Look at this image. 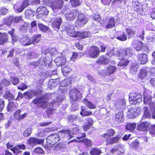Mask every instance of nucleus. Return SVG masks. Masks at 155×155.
I'll return each instance as SVG.
<instances>
[{
  "label": "nucleus",
  "mask_w": 155,
  "mask_h": 155,
  "mask_svg": "<svg viewBox=\"0 0 155 155\" xmlns=\"http://www.w3.org/2000/svg\"><path fill=\"white\" fill-rule=\"evenodd\" d=\"M119 138L120 137H117L112 138L110 137L109 142L107 143L108 144H112L113 143H117L118 142Z\"/></svg>",
  "instance_id": "54"
},
{
  "label": "nucleus",
  "mask_w": 155,
  "mask_h": 155,
  "mask_svg": "<svg viewBox=\"0 0 155 155\" xmlns=\"http://www.w3.org/2000/svg\"><path fill=\"white\" fill-rule=\"evenodd\" d=\"M117 17H111L107 20V25L105 28L107 29H110L114 27L116 22L117 21Z\"/></svg>",
  "instance_id": "10"
},
{
  "label": "nucleus",
  "mask_w": 155,
  "mask_h": 155,
  "mask_svg": "<svg viewBox=\"0 0 155 155\" xmlns=\"http://www.w3.org/2000/svg\"><path fill=\"white\" fill-rule=\"evenodd\" d=\"M82 96L80 92L77 89H72L70 91L69 97L71 102H75L79 101Z\"/></svg>",
  "instance_id": "6"
},
{
  "label": "nucleus",
  "mask_w": 155,
  "mask_h": 155,
  "mask_svg": "<svg viewBox=\"0 0 155 155\" xmlns=\"http://www.w3.org/2000/svg\"><path fill=\"white\" fill-rule=\"evenodd\" d=\"M133 46L137 51H142L146 53H148L149 51V49L147 46L138 40L134 41L132 43Z\"/></svg>",
  "instance_id": "3"
},
{
  "label": "nucleus",
  "mask_w": 155,
  "mask_h": 155,
  "mask_svg": "<svg viewBox=\"0 0 155 155\" xmlns=\"http://www.w3.org/2000/svg\"><path fill=\"white\" fill-rule=\"evenodd\" d=\"M100 51V49L95 46H92L87 51V54L89 57L91 58L97 57L98 55V53Z\"/></svg>",
  "instance_id": "9"
},
{
  "label": "nucleus",
  "mask_w": 155,
  "mask_h": 155,
  "mask_svg": "<svg viewBox=\"0 0 155 155\" xmlns=\"http://www.w3.org/2000/svg\"><path fill=\"white\" fill-rule=\"evenodd\" d=\"M125 105V104L124 99H118L115 104V107L118 109H123Z\"/></svg>",
  "instance_id": "26"
},
{
  "label": "nucleus",
  "mask_w": 155,
  "mask_h": 155,
  "mask_svg": "<svg viewBox=\"0 0 155 155\" xmlns=\"http://www.w3.org/2000/svg\"><path fill=\"white\" fill-rule=\"evenodd\" d=\"M8 39V36L6 33L0 32V45H3L6 42Z\"/></svg>",
  "instance_id": "30"
},
{
  "label": "nucleus",
  "mask_w": 155,
  "mask_h": 155,
  "mask_svg": "<svg viewBox=\"0 0 155 155\" xmlns=\"http://www.w3.org/2000/svg\"><path fill=\"white\" fill-rule=\"evenodd\" d=\"M33 12L30 9H26L25 12V18H30L34 15Z\"/></svg>",
  "instance_id": "44"
},
{
  "label": "nucleus",
  "mask_w": 155,
  "mask_h": 155,
  "mask_svg": "<svg viewBox=\"0 0 155 155\" xmlns=\"http://www.w3.org/2000/svg\"><path fill=\"white\" fill-rule=\"evenodd\" d=\"M82 141L84 143L86 147H90L91 146L92 143L90 140L87 139H83Z\"/></svg>",
  "instance_id": "55"
},
{
  "label": "nucleus",
  "mask_w": 155,
  "mask_h": 155,
  "mask_svg": "<svg viewBox=\"0 0 155 155\" xmlns=\"http://www.w3.org/2000/svg\"><path fill=\"white\" fill-rule=\"evenodd\" d=\"M34 152L35 153L40 154H43L44 153V150L40 147H38L34 149Z\"/></svg>",
  "instance_id": "56"
},
{
  "label": "nucleus",
  "mask_w": 155,
  "mask_h": 155,
  "mask_svg": "<svg viewBox=\"0 0 155 155\" xmlns=\"http://www.w3.org/2000/svg\"><path fill=\"white\" fill-rule=\"evenodd\" d=\"M31 128H28L24 132L23 135L25 137H28L31 134Z\"/></svg>",
  "instance_id": "57"
},
{
  "label": "nucleus",
  "mask_w": 155,
  "mask_h": 155,
  "mask_svg": "<svg viewBox=\"0 0 155 155\" xmlns=\"http://www.w3.org/2000/svg\"><path fill=\"white\" fill-rule=\"evenodd\" d=\"M139 68V66L137 64H133L131 66L130 69L132 71L136 72Z\"/></svg>",
  "instance_id": "59"
},
{
  "label": "nucleus",
  "mask_w": 155,
  "mask_h": 155,
  "mask_svg": "<svg viewBox=\"0 0 155 155\" xmlns=\"http://www.w3.org/2000/svg\"><path fill=\"white\" fill-rule=\"evenodd\" d=\"M132 5L136 9L135 10L138 12H140L142 10V6L137 0H133Z\"/></svg>",
  "instance_id": "27"
},
{
  "label": "nucleus",
  "mask_w": 155,
  "mask_h": 155,
  "mask_svg": "<svg viewBox=\"0 0 155 155\" xmlns=\"http://www.w3.org/2000/svg\"><path fill=\"white\" fill-rule=\"evenodd\" d=\"M86 120L87 122V126H86L87 128H90L92 125L93 123L92 119L90 118H87L86 119Z\"/></svg>",
  "instance_id": "62"
},
{
  "label": "nucleus",
  "mask_w": 155,
  "mask_h": 155,
  "mask_svg": "<svg viewBox=\"0 0 155 155\" xmlns=\"http://www.w3.org/2000/svg\"><path fill=\"white\" fill-rule=\"evenodd\" d=\"M39 28L43 31L46 32L49 31L50 29L46 26H45L41 24H39L38 25Z\"/></svg>",
  "instance_id": "48"
},
{
  "label": "nucleus",
  "mask_w": 155,
  "mask_h": 155,
  "mask_svg": "<svg viewBox=\"0 0 155 155\" xmlns=\"http://www.w3.org/2000/svg\"><path fill=\"white\" fill-rule=\"evenodd\" d=\"M36 16L38 18H41L43 15H47L49 12L48 10L44 6H39L36 10Z\"/></svg>",
  "instance_id": "11"
},
{
  "label": "nucleus",
  "mask_w": 155,
  "mask_h": 155,
  "mask_svg": "<svg viewBox=\"0 0 155 155\" xmlns=\"http://www.w3.org/2000/svg\"><path fill=\"white\" fill-rule=\"evenodd\" d=\"M14 8L16 12H21L24 9L21 3L17 2L14 6Z\"/></svg>",
  "instance_id": "32"
},
{
  "label": "nucleus",
  "mask_w": 155,
  "mask_h": 155,
  "mask_svg": "<svg viewBox=\"0 0 155 155\" xmlns=\"http://www.w3.org/2000/svg\"><path fill=\"white\" fill-rule=\"evenodd\" d=\"M94 18L96 21L100 22L101 19L100 16L97 14H94Z\"/></svg>",
  "instance_id": "64"
},
{
  "label": "nucleus",
  "mask_w": 155,
  "mask_h": 155,
  "mask_svg": "<svg viewBox=\"0 0 155 155\" xmlns=\"http://www.w3.org/2000/svg\"><path fill=\"white\" fill-rule=\"evenodd\" d=\"M50 50L49 49L47 48L45 50H43L42 51V53L44 54H45V57H46L47 58H48L49 57V56L50 55V52H49Z\"/></svg>",
  "instance_id": "61"
},
{
  "label": "nucleus",
  "mask_w": 155,
  "mask_h": 155,
  "mask_svg": "<svg viewBox=\"0 0 155 155\" xmlns=\"http://www.w3.org/2000/svg\"><path fill=\"white\" fill-rule=\"evenodd\" d=\"M4 96L8 100H13L14 99L13 95L10 92L9 90L8 89H6Z\"/></svg>",
  "instance_id": "38"
},
{
  "label": "nucleus",
  "mask_w": 155,
  "mask_h": 155,
  "mask_svg": "<svg viewBox=\"0 0 155 155\" xmlns=\"http://www.w3.org/2000/svg\"><path fill=\"white\" fill-rule=\"evenodd\" d=\"M68 34L72 37H78V32H77L74 31V29L67 30L66 31Z\"/></svg>",
  "instance_id": "42"
},
{
  "label": "nucleus",
  "mask_w": 155,
  "mask_h": 155,
  "mask_svg": "<svg viewBox=\"0 0 155 155\" xmlns=\"http://www.w3.org/2000/svg\"><path fill=\"white\" fill-rule=\"evenodd\" d=\"M10 81L12 84L14 85H16L19 83V79L17 77H10Z\"/></svg>",
  "instance_id": "47"
},
{
  "label": "nucleus",
  "mask_w": 155,
  "mask_h": 155,
  "mask_svg": "<svg viewBox=\"0 0 155 155\" xmlns=\"http://www.w3.org/2000/svg\"><path fill=\"white\" fill-rule=\"evenodd\" d=\"M138 60L141 64H144L148 61L147 55L144 53L138 54L137 55Z\"/></svg>",
  "instance_id": "23"
},
{
  "label": "nucleus",
  "mask_w": 155,
  "mask_h": 155,
  "mask_svg": "<svg viewBox=\"0 0 155 155\" xmlns=\"http://www.w3.org/2000/svg\"><path fill=\"white\" fill-rule=\"evenodd\" d=\"M78 18V22L79 23H82L84 25L87 22V18L84 17L82 13L79 14Z\"/></svg>",
  "instance_id": "29"
},
{
  "label": "nucleus",
  "mask_w": 155,
  "mask_h": 155,
  "mask_svg": "<svg viewBox=\"0 0 155 155\" xmlns=\"http://www.w3.org/2000/svg\"><path fill=\"white\" fill-rule=\"evenodd\" d=\"M62 21L61 18L60 17H57L54 20L52 23V26L54 30L57 31L58 30Z\"/></svg>",
  "instance_id": "18"
},
{
  "label": "nucleus",
  "mask_w": 155,
  "mask_h": 155,
  "mask_svg": "<svg viewBox=\"0 0 155 155\" xmlns=\"http://www.w3.org/2000/svg\"><path fill=\"white\" fill-rule=\"evenodd\" d=\"M71 3L73 7H75L81 4V0H71Z\"/></svg>",
  "instance_id": "49"
},
{
  "label": "nucleus",
  "mask_w": 155,
  "mask_h": 155,
  "mask_svg": "<svg viewBox=\"0 0 155 155\" xmlns=\"http://www.w3.org/2000/svg\"><path fill=\"white\" fill-rule=\"evenodd\" d=\"M140 113V108L133 105L128 109L127 117L129 118H134L135 116L139 115Z\"/></svg>",
  "instance_id": "7"
},
{
  "label": "nucleus",
  "mask_w": 155,
  "mask_h": 155,
  "mask_svg": "<svg viewBox=\"0 0 155 155\" xmlns=\"http://www.w3.org/2000/svg\"><path fill=\"white\" fill-rule=\"evenodd\" d=\"M147 69V68H143L140 70L139 77L140 79H143L146 76L148 73Z\"/></svg>",
  "instance_id": "36"
},
{
  "label": "nucleus",
  "mask_w": 155,
  "mask_h": 155,
  "mask_svg": "<svg viewBox=\"0 0 155 155\" xmlns=\"http://www.w3.org/2000/svg\"><path fill=\"white\" fill-rule=\"evenodd\" d=\"M81 111L80 112V114L82 116H89L92 114V112L91 111H88L87 109L84 107H81Z\"/></svg>",
  "instance_id": "35"
},
{
  "label": "nucleus",
  "mask_w": 155,
  "mask_h": 155,
  "mask_svg": "<svg viewBox=\"0 0 155 155\" xmlns=\"http://www.w3.org/2000/svg\"><path fill=\"white\" fill-rule=\"evenodd\" d=\"M122 58H130L133 54V51L130 48H128L121 49Z\"/></svg>",
  "instance_id": "17"
},
{
  "label": "nucleus",
  "mask_w": 155,
  "mask_h": 155,
  "mask_svg": "<svg viewBox=\"0 0 155 155\" xmlns=\"http://www.w3.org/2000/svg\"><path fill=\"white\" fill-rule=\"evenodd\" d=\"M122 60L118 63V65L121 66H126L129 63V61L126 59V58H122Z\"/></svg>",
  "instance_id": "43"
},
{
  "label": "nucleus",
  "mask_w": 155,
  "mask_h": 155,
  "mask_svg": "<svg viewBox=\"0 0 155 155\" xmlns=\"http://www.w3.org/2000/svg\"><path fill=\"white\" fill-rule=\"evenodd\" d=\"M150 93V92L149 91H145L143 93V102L146 104H149L152 101V97Z\"/></svg>",
  "instance_id": "16"
},
{
  "label": "nucleus",
  "mask_w": 155,
  "mask_h": 155,
  "mask_svg": "<svg viewBox=\"0 0 155 155\" xmlns=\"http://www.w3.org/2000/svg\"><path fill=\"white\" fill-rule=\"evenodd\" d=\"M41 38V36L40 35H35L33 37L31 38L28 40V42L25 44V45H28L32 44L33 45L36 44L39 42Z\"/></svg>",
  "instance_id": "15"
},
{
  "label": "nucleus",
  "mask_w": 155,
  "mask_h": 155,
  "mask_svg": "<svg viewBox=\"0 0 155 155\" xmlns=\"http://www.w3.org/2000/svg\"><path fill=\"white\" fill-rule=\"evenodd\" d=\"M54 61L57 65L58 66L63 65L66 61L65 57L63 56L57 57Z\"/></svg>",
  "instance_id": "24"
},
{
  "label": "nucleus",
  "mask_w": 155,
  "mask_h": 155,
  "mask_svg": "<svg viewBox=\"0 0 155 155\" xmlns=\"http://www.w3.org/2000/svg\"><path fill=\"white\" fill-rule=\"evenodd\" d=\"M129 99L131 104H136L142 101V95L138 93L133 92L130 94Z\"/></svg>",
  "instance_id": "4"
},
{
  "label": "nucleus",
  "mask_w": 155,
  "mask_h": 155,
  "mask_svg": "<svg viewBox=\"0 0 155 155\" xmlns=\"http://www.w3.org/2000/svg\"><path fill=\"white\" fill-rule=\"evenodd\" d=\"M27 115L26 113H23L20 109L17 110L14 113V117L16 120H20L25 118Z\"/></svg>",
  "instance_id": "14"
},
{
  "label": "nucleus",
  "mask_w": 155,
  "mask_h": 155,
  "mask_svg": "<svg viewBox=\"0 0 155 155\" xmlns=\"http://www.w3.org/2000/svg\"><path fill=\"white\" fill-rule=\"evenodd\" d=\"M63 3V0H55L51 5V6L54 12V15H59L62 12L61 8Z\"/></svg>",
  "instance_id": "2"
},
{
  "label": "nucleus",
  "mask_w": 155,
  "mask_h": 155,
  "mask_svg": "<svg viewBox=\"0 0 155 155\" xmlns=\"http://www.w3.org/2000/svg\"><path fill=\"white\" fill-rule=\"evenodd\" d=\"M25 146L24 144L19 145L11 148V150L13 152L14 154H15V155H20V153L21 152V151L20 150L25 149Z\"/></svg>",
  "instance_id": "22"
},
{
  "label": "nucleus",
  "mask_w": 155,
  "mask_h": 155,
  "mask_svg": "<svg viewBox=\"0 0 155 155\" xmlns=\"http://www.w3.org/2000/svg\"><path fill=\"white\" fill-rule=\"evenodd\" d=\"M109 59L104 55L100 56L97 61L96 62L99 64H105L109 63Z\"/></svg>",
  "instance_id": "25"
},
{
  "label": "nucleus",
  "mask_w": 155,
  "mask_h": 155,
  "mask_svg": "<svg viewBox=\"0 0 155 155\" xmlns=\"http://www.w3.org/2000/svg\"><path fill=\"white\" fill-rule=\"evenodd\" d=\"M80 130H79V127H74L70 132L69 130L62 129L60 130L59 132L60 135H63V137H66L67 139H70L73 136L71 134L74 135H76L80 132Z\"/></svg>",
  "instance_id": "1"
},
{
  "label": "nucleus",
  "mask_w": 155,
  "mask_h": 155,
  "mask_svg": "<svg viewBox=\"0 0 155 155\" xmlns=\"http://www.w3.org/2000/svg\"><path fill=\"white\" fill-rule=\"evenodd\" d=\"M126 33L127 35L130 36L132 37L134 36L135 33V31L132 30L130 28H126Z\"/></svg>",
  "instance_id": "51"
},
{
  "label": "nucleus",
  "mask_w": 155,
  "mask_h": 155,
  "mask_svg": "<svg viewBox=\"0 0 155 155\" xmlns=\"http://www.w3.org/2000/svg\"><path fill=\"white\" fill-rule=\"evenodd\" d=\"M78 14L79 13L78 11L75 10L68 12L65 15V16L67 20H73Z\"/></svg>",
  "instance_id": "13"
},
{
  "label": "nucleus",
  "mask_w": 155,
  "mask_h": 155,
  "mask_svg": "<svg viewBox=\"0 0 155 155\" xmlns=\"http://www.w3.org/2000/svg\"><path fill=\"white\" fill-rule=\"evenodd\" d=\"M58 80V78L51 79L48 83V87L51 89L55 87L57 85L58 82L57 81Z\"/></svg>",
  "instance_id": "34"
},
{
  "label": "nucleus",
  "mask_w": 155,
  "mask_h": 155,
  "mask_svg": "<svg viewBox=\"0 0 155 155\" xmlns=\"http://www.w3.org/2000/svg\"><path fill=\"white\" fill-rule=\"evenodd\" d=\"M82 101L88 108L91 109L96 108L95 106L92 102L88 101L87 99H85Z\"/></svg>",
  "instance_id": "37"
},
{
  "label": "nucleus",
  "mask_w": 155,
  "mask_h": 155,
  "mask_svg": "<svg viewBox=\"0 0 155 155\" xmlns=\"http://www.w3.org/2000/svg\"><path fill=\"white\" fill-rule=\"evenodd\" d=\"M43 140L39 139L35 137H31L28 141V143L32 146H34V145L38 144H41L43 143Z\"/></svg>",
  "instance_id": "21"
},
{
  "label": "nucleus",
  "mask_w": 155,
  "mask_h": 155,
  "mask_svg": "<svg viewBox=\"0 0 155 155\" xmlns=\"http://www.w3.org/2000/svg\"><path fill=\"white\" fill-rule=\"evenodd\" d=\"M34 54V53L31 52H29L28 54H27L26 52H25V51H22L21 52V55L22 56H25V55L26 54L27 56H28L27 58H32L34 57L33 55Z\"/></svg>",
  "instance_id": "52"
},
{
  "label": "nucleus",
  "mask_w": 155,
  "mask_h": 155,
  "mask_svg": "<svg viewBox=\"0 0 155 155\" xmlns=\"http://www.w3.org/2000/svg\"><path fill=\"white\" fill-rule=\"evenodd\" d=\"M52 57L51 55L48 58H47L46 57L44 58H40L38 62V67L40 69H42L45 66H49L52 61Z\"/></svg>",
  "instance_id": "5"
},
{
  "label": "nucleus",
  "mask_w": 155,
  "mask_h": 155,
  "mask_svg": "<svg viewBox=\"0 0 155 155\" xmlns=\"http://www.w3.org/2000/svg\"><path fill=\"white\" fill-rule=\"evenodd\" d=\"M136 127V124L128 123L126 126V129L128 130L133 131L134 130Z\"/></svg>",
  "instance_id": "40"
},
{
  "label": "nucleus",
  "mask_w": 155,
  "mask_h": 155,
  "mask_svg": "<svg viewBox=\"0 0 155 155\" xmlns=\"http://www.w3.org/2000/svg\"><path fill=\"white\" fill-rule=\"evenodd\" d=\"M16 104L13 102H11L9 103L8 106L7 107V109L8 111H9L12 107H15Z\"/></svg>",
  "instance_id": "60"
},
{
  "label": "nucleus",
  "mask_w": 155,
  "mask_h": 155,
  "mask_svg": "<svg viewBox=\"0 0 155 155\" xmlns=\"http://www.w3.org/2000/svg\"><path fill=\"white\" fill-rule=\"evenodd\" d=\"M91 35V33L89 31H84L81 32H78V37L81 38L90 37Z\"/></svg>",
  "instance_id": "28"
},
{
  "label": "nucleus",
  "mask_w": 155,
  "mask_h": 155,
  "mask_svg": "<svg viewBox=\"0 0 155 155\" xmlns=\"http://www.w3.org/2000/svg\"><path fill=\"white\" fill-rule=\"evenodd\" d=\"M61 70L64 76H67L68 74L71 71V69L68 66L62 67Z\"/></svg>",
  "instance_id": "41"
},
{
  "label": "nucleus",
  "mask_w": 155,
  "mask_h": 155,
  "mask_svg": "<svg viewBox=\"0 0 155 155\" xmlns=\"http://www.w3.org/2000/svg\"><path fill=\"white\" fill-rule=\"evenodd\" d=\"M59 134L58 133L54 134L48 136L46 138L47 143L50 145H54L59 140Z\"/></svg>",
  "instance_id": "8"
},
{
  "label": "nucleus",
  "mask_w": 155,
  "mask_h": 155,
  "mask_svg": "<svg viewBox=\"0 0 155 155\" xmlns=\"http://www.w3.org/2000/svg\"><path fill=\"white\" fill-rule=\"evenodd\" d=\"M117 38L121 41H125L127 40V37L124 32L123 34L117 36Z\"/></svg>",
  "instance_id": "53"
},
{
  "label": "nucleus",
  "mask_w": 155,
  "mask_h": 155,
  "mask_svg": "<svg viewBox=\"0 0 155 155\" xmlns=\"http://www.w3.org/2000/svg\"><path fill=\"white\" fill-rule=\"evenodd\" d=\"M70 79L69 78H66L61 83L60 85L62 87H66L68 86L70 83Z\"/></svg>",
  "instance_id": "50"
},
{
  "label": "nucleus",
  "mask_w": 155,
  "mask_h": 155,
  "mask_svg": "<svg viewBox=\"0 0 155 155\" xmlns=\"http://www.w3.org/2000/svg\"><path fill=\"white\" fill-rule=\"evenodd\" d=\"M37 92L35 91H31L30 92L26 91L23 94V96L24 97L25 96H27L28 99L32 98L35 96L38 95Z\"/></svg>",
  "instance_id": "33"
},
{
  "label": "nucleus",
  "mask_w": 155,
  "mask_h": 155,
  "mask_svg": "<svg viewBox=\"0 0 155 155\" xmlns=\"http://www.w3.org/2000/svg\"><path fill=\"white\" fill-rule=\"evenodd\" d=\"M33 102L35 104L43 103V108H44L47 107L48 106V103L44 101L42 97L34 99Z\"/></svg>",
  "instance_id": "31"
},
{
  "label": "nucleus",
  "mask_w": 155,
  "mask_h": 155,
  "mask_svg": "<svg viewBox=\"0 0 155 155\" xmlns=\"http://www.w3.org/2000/svg\"><path fill=\"white\" fill-rule=\"evenodd\" d=\"M116 68L113 65H109L103 70L104 74L106 75L109 76L116 72L117 70Z\"/></svg>",
  "instance_id": "12"
},
{
  "label": "nucleus",
  "mask_w": 155,
  "mask_h": 155,
  "mask_svg": "<svg viewBox=\"0 0 155 155\" xmlns=\"http://www.w3.org/2000/svg\"><path fill=\"white\" fill-rule=\"evenodd\" d=\"M102 153L101 151L98 149L94 148L90 151L91 155H99Z\"/></svg>",
  "instance_id": "45"
},
{
  "label": "nucleus",
  "mask_w": 155,
  "mask_h": 155,
  "mask_svg": "<svg viewBox=\"0 0 155 155\" xmlns=\"http://www.w3.org/2000/svg\"><path fill=\"white\" fill-rule=\"evenodd\" d=\"M14 20V17L12 16H10L8 18H6L4 20V24L9 26L11 25Z\"/></svg>",
  "instance_id": "39"
},
{
  "label": "nucleus",
  "mask_w": 155,
  "mask_h": 155,
  "mask_svg": "<svg viewBox=\"0 0 155 155\" xmlns=\"http://www.w3.org/2000/svg\"><path fill=\"white\" fill-rule=\"evenodd\" d=\"M115 121L119 124L123 123L124 121L123 113L122 112L119 111L116 112L114 116Z\"/></svg>",
  "instance_id": "20"
},
{
  "label": "nucleus",
  "mask_w": 155,
  "mask_h": 155,
  "mask_svg": "<svg viewBox=\"0 0 155 155\" xmlns=\"http://www.w3.org/2000/svg\"><path fill=\"white\" fill-rule=\"evenodd\" d=\"M149 131L151 136L153 137H155V124L149 126Z\"/></svg>",
  "instance_id": "46"
},
{
  "label": "nucleus",
  "mask_w": 155,
  "mask_h": 155,
  "mask_svg": "<svg viewBox=\"0 0 155 155\" xmlns=\"http://www.w3.org/2000/svg\"><path fill=\"white\" fill-rule=\"evenodd\" d=\"M150 116V112L147 110H145L144 111V115L143 116V118H149Z\"/></svg>",
  "instance_id": "63"
},
{
  "label": "nucleus",
  "mask_w": 155,
  "mask_h": 155,
  "mask_svg": "<svg viewBox=\"0 0 155 155\" xmlns=\"http://www.w3.org/2000/svg\"><path fill=\"white\" fill-rule=\"evenodd\" d=\"M150 126V124L148 122H143L140 123L138 125L137 129L140 131H145L147 130Z\"/></svg>",
  "instance_id": "19"
},
{
  "label": "nucleus",
  "mask_w": 155,
  "mask_h": 155,
  "mask_svg": "<svg viewBox=\"0 0 155 155\" xmlns=\"http://www.w3.org/2000/svg\"><path fill=\"white\" fill-rule=\"evenodd\" d=\"M59 97H58L56 101H54L52 103V105H54L55 104H56L57 105L59 104L60 102L62 101L64 98V96L62 97L61 98H59Z\"/></svg>",
  "instance_id": "58"
}]
</instances>
